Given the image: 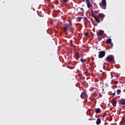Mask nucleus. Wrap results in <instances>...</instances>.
<instances>
[{"mask_svg": "<svg viewBox=\"0 0 125 125\" xmlns=\"http://www.w3.org/2000/svg\"><path fill=\"white\" fill-rule=\"evenodd\" d=\"M92 17L94 18L95 21H96L97 23H99L100 22H102L103 21V19H104L105 17V15L100 13L98 16H95L94 13H91Z\"/></svg>", "mask_w": 125, "mask_h": 125, "instance_id": "f257e3e1", "label": "nucleus"}, {"mask_svg": "<svg viewBox=\"0 0 125 125\" xmlns=\"http://www.w3.org/2000/svg\"><path fill=\"white\" fill-rule=\"evenodd\" d=\"M114 60V56L108 55L104 60V61H106L107 62H113Z\"/></svg>", "mask_w": 125, "mask_h": 125, "instance_id": "f03ea898", "label": "nucleus"}, {"mask_svg": "<svg viewBox=\"0 0 125 125\" xmlns=\"http://www.w3.org/2000/svg\"><path fill=\"white\" fill-rule=\"evenodd\" d=\"M64 32H67L68 30H72V23L69 24H65L64 26L63 27Z\"/></svg>", "mask_w": 125, "mask_h": 125, "instance_id": "7ed1b4c3", "label": "nucleus"}, {"mask_svg": "<svg viewBox=\"0 0 125 125\" xmlns=\"http://www.w3.org/2000/svg\"><path fill=\"white\" fill-rule=\"evenodd\" d=\"M100 5L101 6L103 9H105L106 6L107 5V3L106 2V0H102L101 3H100Z\"/></svg>", "mask_w": 125, "mask_h": 125, "instance_id": "20e7f679", "label": "nucleus"}, {"mask_svg": "<svg viewBox=\"0 0 125 125\" xmlns=\"http://www.w3.org/2000/svg\"><path fill=\"white\" fill-rule=\"evenodd\" d=\"M105 54H106V53H105V51H101L99 52V55H98L99 58H103V57L105 56Z\"/></svg>", "mask_w": 125, "mask_h": 125, "instance_id": "39448f33", "label": "nucleus"}, {"mask_svg": "<svg viewBox=\"0 0 125 125\" xmlns=\"http://www.w3.org/2000/svg\"><path fill=\"white\" fill-rule=\"evenodd\" d=\"M80 97L82 99L85 98V97H87V95H86V92L85 91L82 92L80 95Z\"/></svg>", "mask_w": 125, "mask_h": 125, "instance_id": "423d86ee", "label": "nucleus"}, {"mask_svg": "<svg viewBox=\"0 0 125 125\" xmlns=\"http://www.w3.org/2000/svg\"><path fill=\"white\" fill-rule=\"evenodd\" d=\"M119 104L121 105H125V99H120L118 101Z\"/></svg>", "mask_w": 125, "mask_h": 125, "instance_id": "0eeeda50", "label": "nucleus"}, {"mask_svg": "<svg viewBox=\"0 0 125 125\" xmlns=\"http://www.w3.org/2000/svg\"><path fill=\"white\" fill-rule=\"evenodd\" d=\"M112 106L113 107H116V105H117V100L115 99H113L111 101Z\"/></svg>", "mask_w": 125, "mask_h": 125, "instance_id": "6e6552de", "label": "nucleus"}, {"mask_svg": "<svg viewBox=\"0 0 125 125\" xmlns=\"http://www.w3.org/2000/svg\"><path fill=\"white\" fill-rule=\"evenodd\" d=\"M95 111L96 114H99V113H101L102 112L101 109L99 108H96Z\"/></svg>", "mask_w": 125, "mask_h": 125, "instance_id": "1a4fd4ad", "label": "nucleus"}, {"mask_svg": "<svg viewBox=\"0 0 125 125\" xmlns=\"http://www.w3.org/2000/svg\"><path fill=\"white\" fill-rule=\"evenodd\" d=\"M104 34V31L103 30H100L99 31L98 34L97 35L98 37H99V36H103V34Z\"/></svg>", "mask_w": 125, "mask_h": 125, "instance_id": "9d476101", "label": "nucleus"}, {"mask_svg": "<svg viewBox=\"0 0 125 125\" xmlns=\"http://www.w3.org/2000/svg\"><path fill=\"white\" fill-rule=\"evenodd\" d=\"M96 125H99L101 124V119L100 118H98L97 119L96 122Z\"/></svg>", "mask_w": 125, "mask_h": 125, "instance_id": "9b49d317", "label": "nucleus"}, {"mask_svg": "<svg viewBox=\"0 0 125 125\" xmlns=\"http://www.w3.org/2000/svg\"><path fill=\"white\" fill-rule=\"evenodd\" d=\"M86 3L88 8H90V3H89V0H86Z\"/></svg>", "mask_w": 125, "mask_h": 125, "instance_id": "f8f14e48", "label": "nucleus"}, {"mask_svg": "<svg viewBox=\"0 0 125 125\" xmlns=\"http://www.w3.org/2000/svg\"><path fill=\"white\" fill-rule=\"evenodd\" d=\"M106 43H108V44L112 43V40H111V39H107L106 41Z\"/></svg>", "mask_w": 125, "mask_h": 125, "instance_id": "ddd939ff", "label": "nucleus"}, {"mask_svg": "<svg viewBox=\"0 0 125 125\" xmlns=\"http://www.w3.org/2000/svg\"><path fill=\"white\" fill-rule=\"evenodd\" d=\"M38 14L39 16H40V17H43V15L42 12H38Z\"/></svg>", "mask_w": 125, "mask_h": 125, "instance_id": "4468645a", "label": "nucleus"}, {"mask_svg": "<svg viewBox=\"0 0 125 125\" xmlns=\"http://www.w3.org/2000/svg\"><path fill=\"white\" fill-rule=\"evenodd\" d=\"M83 19H84V21H86V22H87L88 24H90V22L89 21H87V19H86V17H84Z\"/></svg>", "mask_w": 125, "mask_h": 125, "instance_id": "2eb2a0df", "label": "nucleus"}, {"mask_svg": "<svg viewBox=\"0 0 125 125\" xmlns=\"http://www.w3.org/2000/svg\"><path fill=\"white\" fill-rule=\"evenodd\" d=\"M80 61H81V62H82V63H84V62H86V60L83 59V58H81V59H80Z\"/></svg>", "mask_w": 125, "mask_h": 125, "instance_id": "dca6fc26", "label": "nucleus"}, {"mask_svg": "<svg viewBox=\"0 0 125 125\" xmlns=\"http://www.w3.org/2000/svg\"><path fill=\"white\" fill-rule=\"evenodd\" d=\"M61 2H63V3H67L68 2V0H61Z\"/></svg>", "mask_w": 125, "mask_h": 125, "instance_id": "f3484780", "label": "nucleus"}, {"mask_svg": "<svg viewBox=\"0 0 125 125\" xmlns=\"http://www.w3.org/2000/svg\"><path fill=\"white\" fill-rule=\"evenodd\" d=\"M121 89H118L117 90V94L118 95H120V94H121Z\"/></svg>", "mask_w": 125, "mask_h": 125, "instance_id": "a211bd4d", "label": "nucleus"}, {"mask_svg": "<svg viewBox=\"0 0 125 125\" xmlns=\"http://www.w3.org/2000/svg\"><path fill=\"white\" fill-rule=\"evenodd\" d=\"M75 56H76V57H77L78 58H80V54L78 52H75Z\"/></svg>", "mask_w": 125, "mask_h": 125, "instance_id": "6ab92c4d", "label": "nucleus"}, {"mask_svg": "<svg viewBox=\"0 0 125 125\" xmlns=\"http://www.w3.org/2000/svg\"><path fill=\"white\" fill-rule=\"evenodd\" d=\"M122 123L123 124H125V115L123 116V117L122 118Z\"/></svg>", "mask_w": 125, "mask_h": 125, "instance_id": "aec40b11", "label": "nucleus"}, {"mask_svg": "<svg viewBox=\"0 0 125 125\" xmlns=\"http://www.w3.org/2000/svg\"><path fill=\"white\" fill-rule=\"evenodd\" d=\"M98 42H100V41H101V40H102V36H98Z\"/></svg>", "mask_w": 125, "mask_h": 125, "instance_id": "412c9836", "label": "nucleus"}, {"mask_svg": "<svg viewBox=\"0 0 125 125\" xmlns=\"http://www.w3.org/2000/svg\"><path fill=\"white\" fill-rule=\"evenodd\" d=\"M109 48L111 49L113 47V43H110V44H109Z\"/></svg>", "mask_w": 125, "mask_h": 125, "instance_id": "4be33fe9", "label": "nucleus"}, {"mask_svg": "<svg viewBox=\"0 0 125 125\" xmlns=\"http://www.w3.org/2000/svg\"><path fill=\"white\" fill-rule=\"evenodd\" d=\"M79 15H80L81 16H83V12H79L78 13Z\"/></svg>", "mask_w": 125, "mask_h": 125, "instance_id": "5701e85b", "label": "nucleus"}, {"mask_svg": "<svg viewBox=\"0 0 125 125\" xmlns=\"http://www.w3.org/2000/svg\"><path fill=\"white\" fill-rule=\"evenodd\" d=\"M78 21H79V22H81L82 19H83V18H81V17H78Z\"/></svg>", "mask_w": 125, "mask_h": 125, "instance_id": "b1692460", "label": "nucleus"}, {"mask_svg": "<svg viewBox=\"0 0 125 125\" xmlns=\"http://www.w3.org/2000/svg\"><path fill=\"white\" fill-rule=\"evenodd\" d=\"M94 12L95 13V14H97V13H99V10L94 11Z\"/></svg>", "mask_w": 125, "mask_h": 125, "instance_id": "393cba45", "label": "nucleus"}, {"mask_svg": "<svg viewBox=\"0 0 125 125\" xmlns=\"http://www.w3.org/2000/svg\"><path fill=\"white\" fill-rule=\"evenodd\" d=\"M104 85L106 86V87H108L109 86V83H105Z\"/></svg>", "mask_w": 125, "mask_h": 125, "instance_id": "a878e982", "label": "nucleus"}, {"mask_svg": "<svg viewBox=\"0 0 125 125\" xmlns=\"http://www.w3.org/2000/svg\"><path fill=\"white\" fill-rule=\"evenodd\" d=\"M85 75H86V76H88V70H87L86 72H85Z\"/></svg>", "mask_w": 125, "mask_h": 125, "instance_id": "bb28decb", "label": "nucleus"}, {"mask_svg": "<svg viewBox=\"0 0 125 125\" xmlns=\"http://www.w3.org/2000/svg\"><path fill=\"white\" fill-rule=\"evenodd\" d=\"M84 36H85L86 37H88V33H84Z\"/></svg>", "mask_w": 125, "mask_h": 125, "instance_id": "cd10ccee", "label": "nucleus"}, {"mask_svg": "<svg viewBox=\"0 0 125 125\" xmlns=\"http://www.w3.org/2000/svg\"><path fill=\"white\" fill-rule=\"evenodd\" d=\"M114 83H115V84H118V82L117 81H114Z\"/></svg>", "mask_w": 125, "mask_h": 125, "instance_id": "c85d7f7f", "label": "nucleus"}, {"mask_svg": "<svg viewBox=\"0 0 125 125\" xmlns=\"http://www.w3.org/2000/svg\"><path fill=\"white\" fill-rule=\"evenodd\" d=\"M112 95H114V96H116V92H114L112 94Z\"/></svg>", "mask_w": 125, "mask_h": 125, "instance_id": "c756f323", "label": "nucleus"}, {"mask_svg": "<svg viewBox=\"0 0 125 125\" xmlns=\"http://www.w3.org/2000/svg\"><path fill=\"white\" fill-rule=\"evenodd\" d=\"M94 4L95 6L96 7V8H97V5H96V3H95Z\"/></svg>", "mask_w": 125, "mask_h": 125, "instance_id": "7c9ffc66", "label": "nucleus"}, {"mask_svg": "<svg viewBox=\"0 0 125 125\" xmlns=\"http://www.w3.org/2000/svg\"><path fill=\"white\" fill-rule=\"evenodd\" d=\"M80 9L82 11H83V8H80Z\"/></svg>", "mask_w": 125, "mask_h": 125, "instance_id": "2f4dec72", "label": "nucleus"}, {"mask_svg": "<svg viewBox=\"0 0 125 125\" xmlns=\"http://www.w3.org/2000/svg\"><path fill=\"white\" fill-rule=\"evenodd\" d=\"M94 26H97V24L94 23H93Z\"/></svg>", "mask_w": 125, "mask_h": 125, "instance_id": "473e14b6", "label": "nucleus"}, {"mask_svg": "<svg viewBox=\"0 0 125 125\" xmlns=\"http://www.w3.org/2000/svg\"><path fill=\"white\" fill-rule=\"evenodd\" d=\"M88 120H89V121H93V119H89Z\"/></svg>", "mask_w": 125, "mask_h": 125, "instance_id": "72a5a7b5", "label": "nucleus"}, {"mask_svg": "<svg viewBox=\"0 0 125 125\" xmlns=\"http://www.w3.org/2000/svg\"><path fill=\"white\" fill-rule=\"evenodd\" d=\"M123 91H124V92H125V89L123 90Z\"/></svg>", "mask_w": 125, "mask_h": 125, "instance_id": "f704fd0d", "label": "nucleus"}]
</instances>
